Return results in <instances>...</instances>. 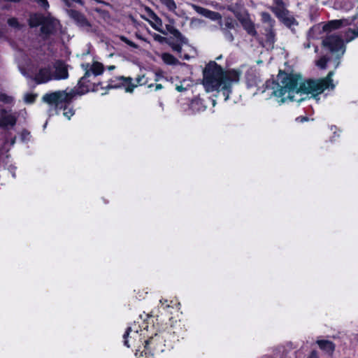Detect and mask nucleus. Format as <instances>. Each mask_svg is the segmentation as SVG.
<instances>
[{
  "instance_id": "f257e3e1",
  "label": "nucleus",
  "mask_w": 358,
  "mask_h": 358,
  "mask_svg": "<svg viewBox=\"0 0 358 358\" xmlns=\"http://www.w3.org/2000/svg\"><path fill=\"white\" fill-rule=\"evenodd\" d=\"M332 76L333 72L330 71L325 78L308 79L300 83L301 79L300 74L286 73L280 70L278 76V80H267L266 88L273 90L271 94L280 99V102L284 103L286 99L293 100V96H292L293 93L311 94L315 96L329 88L334 89Z\"/></svg>"
},
{
  "instance_id": "f03ea898",
  "label": "nucleus",
  "mask_w": 358,
  "mask_h": 358,
  "mask_svg": "<svg viewBox=\"0 0 358 358\" xmlns=\"http://www.w3.org/2000/svg\"><path fill=\"white\" fill-rule=\"evenodd\" d=\"M139 319L141 321L134 322L131 327L127 328L123 334V343L127 348H130L128 337L131 332L134 336L139 334V337L142 336L145 339L144 349L138 358H154L155 355L173 348L168 346L169 339L164 336L162 329L155 331L154 318L152 315L147 314L145 318L140 315Z\"/></svg>"
},
{
  "instance_id": "7ed1b4c3",
  "label": "nucleus",
  "mask_w": 358,
  "mask_h": 358,
  "mask_svg": "<svg viewBox=\"0 0 358 358\" xmlns=\"http://www.w3.org/2000/svg\"><path fill=\"white\" fill-rule=\"evenodd\" d=\"M241 72L236 69L224 70L215 61H210L203 71V85L207 92H222L227 101L232 92V85L239 81Z\"/></svg>"
},
{
  "instance_id": "20e7f679",
  "label": "nucleus",
  "mask_w": 358,
  "mask_h": 358,
  "mask_svg": "<svg viewBox=\"0 0 358 358\" xmlns=\"http://www.w3.org/2000/svg\"><path fill=\"white\" fill-rule=\"evenodd\" d=\"M85 73L81 77L77 84V88L74 87L67 92L66 90H58L50 93L45 94L42 99L46 103L58 104L61 102L69 103L73 101L78 95L81 96L90 91L87 83H90L88 78L91 75L97 76L101 75L104 71V66L102 63L94 62L92 65L89 63L82 64L81 65Z\"/></svg>"
},
{
  "instance_id": "39448f33",
  "label": "nucleus",
  "mask_w": 358,
  "mask_h": 358,
  "mask_svg": "<svg viewBox=\"0 0 358 358\" xmlns=\"http://www.w3.org/2000/svg\"><path fill=\"white\" fill-rule=\"evenodd\" d=\"M136 84L133 83V79L131 77H125L123 76H115L108 80V84L105 87L107 90L124 88L126 92L131 93L134 92L137 85H148V87L151 88L154 86L153 84H148V79L145 75L138 76L136 78Z\"/></svg>"
},
{
  "instance_id": "423d86ee",
  "label": "nucleus",
  "mask_w": 358,
  "mask_h": 358,
  "mask_svg": "<svg viewBox=\"0 0 358 358\" xmlns=\"http://www.w3.org/2000/svg\"><path fill=\"white\" fill-rule=\"evenodd\" d=\"M169 339L168 346L173 348L180 339H183L187 331L185 324L181 320L172 321L170 325H166L165 328L162 329Z\"/></svg>"
},
{
  "instance_id": "0eeeda50",
  "label": "nucleus",
  "mask_w": 358,
  "mask_h": 358,
  "mask_svg": "<svg viewBox=\"0 0 358 358\" xmlns=\"http://www.w3.org/2000/svg\"><path fill=\"white\" fill-rule=\"evenodd\" d=\"M69 16L80 29H85L87 32L95 33L96 31V29L93 27L92 23L80 11L71 9L69 11Z\"/></svg>"
},
{
  "instance_id": "6e6552de",
  "label": "nucleus",
  "mask_w": 358,
  "mask_h": 358,
  "mask_svg": "<svg viewBox=\"0 0 358 358\" xmlns=\"http://www.w3.org/2000/svg\"><path fill=\"white\" fill-rule=\"evenodd\" d=\"M322 45L331 52H338L344 46L343 41L338 35H329L323 38Z\"/></svg>"
},
{
  "instance_id": "1a4fd4ad",
  "label": "nucleus",
  "mask_w": 358,
  "mask_h": 358,
  "mask_svg": "<svg viewBox=\"0 0 358 358\" xmlns=\"http://www.w3.org/2000/svg\"><path fill=\"white\" fill-rule=\"evenodd\" d=\"M56 31V20L51 16H47L40 28L41 37L47 40L50 36L55 34Z\"/></svg>"
},
{
  "instance_id": "9d476101",
  "label": "nucleus",
  "mask_w": 358,
  "mask_h": 358,
  "mask_svg": "<svg viewBox=\"0 0 358 358\" xmlns=\"http://www.w3.org/2000/svg\"><path fill=\"white\" fill-rule=\"evenodd\" d=\"M170 22L171 24H166V30L163 29L162 28H160L157 24H153L152 22H150V24L154 29L162 33L164 35H167L168 34H170L173 36L171 37L174 38V39H184L182 33L172 24L174 22L173 20H170Z\"/></svg>"
},
{
  "instance_id": "9b49d317",
  "label": "nucleus",
  "mask_w": 358,
  "mask_h": 358,
  "mask_svg": "<svg viewBox=\"0 0 358 358\" xmlns=\"http://www.w3.org/2000/svg\"><path fill=\"white\" fill-rule=\"evenodd\" d=\"M55 72L52 73L54 80H65L69 78L67 65L63 60L58 59L54 64Z\"/></svg>"
},
{
  "instance_id": "f8f14e48",
  "label": "nucleus",
  "mask_w": 358,
  "mask_h": 358,
  "mask_svg": "<svg viewBox=\"0 0 358 358\" xmlns=\"http://www.w3.org/2000/svg\"><path fill=\"white\" fill-rule=\"evenodd\" d=\"M0 114V128L8 129V127H13L16 124L17 118L15 115L7 114L4 108L1 110Z\"/></svg>"
},
{
  "instance_id": "ddd939ff",
  "label": "nucleus",
  "mask_w": 358,
  "mask_h": 358,
  "mask_svg": "<svg viewBox=\"0 0 358 358\" xmlns=\"http://www.w3.org/2000/svg\"><path fill=\"white\" fill-rule=\"evenodd\" d=\"M53 79V75L50 66L41 68L34 78V80L37 84L46 83Z\"/></svg>"
},
{
  "instance_id": "4468645a",
  "label": "nucleus",
  "mask_w": 358,
  "mask_h": 358,
  "mask_svg": "<svg viewBox=\"0 0 358 358\" xmlns=\"http://www.w3.org/2000/svg\"><path fill=\"white\" fill-rule=\"evenodd\" d=\"M241 24L246 33L256 39L258 38L259 34L256 30L255 24L251 20L250 15H247L245 19L241 20Z\"/></svg>"
},
{
  "instance_id": "2eb2a0df",
  "label": "nucleus",
  "mask_w": 358,
  "mask_h": 358,
  "mask_svg": "<svg viewBox=\"0 0 358 358\" xmlns=\"http://www.w3.org/2000/svg\"><path fill=\"white\" fill-rule=\"evenodd\" d=\"M229 10L234 15L239 22L242 19H245L247 15H250L241 2H236L229 8Z\"/></svg>"
},
{
  "instance_id": "dca6fc26",
  "label": "nucleus",
  "mask_w": 358,
  "mask_h": 358,
  "mask_svg": "<svg viewBox=\"0 0 358 358\" xmlns=\"http://www.w3.org/2000/svg\"><path fill=\"white\" fill-rule=\"evenodd\" d=\"M316 343L320 349L329 356H332L335 349L336 345L329 340H317Z\"/></svg>"
},
{
  "instance_id": "f3484780",
  "label": "nucleus",
  "mask_w": 358,
  "mask_h": 358,
  "mask_svg": "<svg viewBox=\"0 0 358 358\" xmlns=\"http://www.w3.org/2000/svg\"><path fill=\"white\" fill-rule=\"evenodd\" d=\"M47 16L41 13H34L30 14L28 19V24L31 28H35L42 25Z\"/></svg>"
},
{
  "instance_id": "a211bd4d",
  "label": "nucleus",
  "mask_w": 358,
  "mask_h": 358,
  "mask_svg": "<svg viewBox=\"0 0 358 358\" xmlns=\"http://www.w3.org/2000/svg\"><path fill=\"white\" fill-rule=\"evenodd\" d=\"M170 41L167 43L173 50L177 52L178 53H180L182 52V47L184 44L188 43V39L183 36L184 39H174V38L169 37Z\"/></svg>"
},
{
  "instance_id": "6ab92c4d",
  "label": "nucleus",
  "mask_w": 358,
  "mask_h": 358,
  "mask_svg": "<svg viewBox=\"0 0 358 358\" xmlns=\"http://www.w3.org/2000/svg\"><path fill=\"white\" fill-rule=\"evenodd\" d=\"M170 41L167 43L173 50L177 52L178 53H180L182 52V47L184 44L188 43V39L183 36L184 39H174V38L169 37Z\"/></svg>"
},
{
  "instance_id": "aec40b11",
  "label": "nucleus",
  "mask_w": 358,
  "mask_h": 358,
  "mask_svg": "<svg viewBox=\"0 0 358 358\" xmlns=\"http://www.w3.org/2000/svg\"><path fill=\"white\" fill-rule=\"evenodd\" d=\"M72 103H65V102H61L58 104L55 103H48L50 106H55L57 109L63 110L64 113L63 115L66 117H67L68 120H70V118L74 115L75 110L72 108H69V105Z\"/></svg>"
},
{
  "instance_id": "412c9836",
  "label": "nucleus",
  "mask_w": 358,
  "mask_h": 358,
  "mask_svg": "<svg viewBox=\"0 0 358 358\" xmlns=\"http://www.w3.org/2000/svg\"><path fill=\"white\" fill-rule=\"evenodd\" d=\"M265 31V43L269 48H273L276 41L275 32L274 27H264Z\"/></svg>"
},
{
  "instance_id": "4be33fe9",
  "label": "nucleus",
  "mask_w": 358,
  "mask_h": 358,
  "mask_svg": "<svg viewBox=\"0 0 358 358\" xmlns=\"http://www.w3.org/2000/svg\"><path fill=\"white\" fill-rule=\"evenodd\" d=\"M161 58L164 64L167 65H178L180 64L179 60L169 52H164L162 54Z\"/></svg>"
},
{
  "instance_id": "5701e85b",
  "label": "nucleus",
  "mask_w": 358,
  "mask_h": 358,
  "mask_svg": "<svg viewBox=\"0 0 358 358\" xmlns=\"http://www.w3.org/2000/svg\"><path fill=\"white\" fill-rule=\"evenodd\" d=\"M342 25V22L338 20H334L329 21L326 24L323 26V30L324 31H331L339 29Z\"/></svg>"
},
{
  "instance_id": "b1692460",
  "label": "nucleus",
  "mask_w": 358,
  "mask_h": 358,
  "mask_svg": "<svg viewBox=\"0 0 358 358\" xmlns=\"http://www.w3.org/2000/svg\"><path fill=\"white\" fill-rule=\"evenodd\" d=\"M262 21L264 23H267L266 27H274L275 21L271 17V15L267 12H262L261 14Z\"/></svg>"
},
{
  "instance_id": "393cba45",
  "label": "nucleus",
  "mask_w": 358,
  "mask_h": 358,
  "mask_svg": "<svg viewBox=\"0 0 358 358\" xmlns=\"http://www.w3.org/2000/svg\"><path fill=\"white\" fill-rule=\"evenodd\" d=\"M148 14L153 20V24H157L158 27L162 28V19L150 8H148Z\"/></svg>"
},
{
  "instance_id": "a878e982",
  "label": "nucleus",
  "mask_w": 358,
  "mask_h": 358,
  "mask_svg": "<svg viewBox=\"0 0 358 358\" xmlns=\"http://www.w3.org/2000/svg\"><path fill=\"white\" fill-rule=\"evenodd\" d=\"M160 3L165 6L169 11L174 12L177 6L174 0H159Z\"/></svg>"
},
{
  "instance_id": "bb28decb",
  "label": "nucleus",
  "mask_w": 358,
  "mask_h": 358,
  "mask_svg": "<svg viewBox=\"0 0 358 358\" xmlns=\"http://www.w3.org/2000/svg\"><path fill=\"white\" fill-rule=\"evenodd\" d=\"M281 20L284 23V24L289 28H290L293 25L298 24V22L296 20V19L293 16H288V15L285 16Z\"/></svg>"
},
{
  "instance_id": "cd10ccee",
  "label": "nucleus",
  "mask_w": 358,
  "mask_h": 358,
  "mask_svg": "<svg viewBox=\"0 0 358 358\" xmlns=\"http://www.w3.org/2000/svg\"><path fill=\"white\" fill-rule=\"evenodd\" d=\"M236 24L234 20L230 17H226L224 20V27H221V29L224 30H230L235 28V25Z\"/></svg>"
},
{
  "instance_id": "c85d7f7f",
  "label": "nucleus",
  "mask_w": 358,
  "mask_h": 358,
  "mask_svg": "<svg viewBox=\"0 0 358 358\" xmlns=\"http://www.w3.org/2000/svg\"><path fill=\"white\" fill-rule=\"evenodd\" d=\"M7 24L10 27L15 28L17 29H20L22 27V25L19 22L18 20L14 17L8 18L7 20Z\"/></svg>"
},
{
  "instance_id": "c756f323",
  "label": "nucleus",
  "mask_w": 358,
  "mask_h": 358,
  "mask_svg": "<svg viewBox=\"0 0 358 358\" xmlns=\"http://www.w3.org/2000/svg\"><path fill=\"white\" fill-rule=\"evenodd\" d=\"M20 140L24 143H27L31 140V135L29 131L27 129H23L20 132Z\"/></svg>"
},
{
  "instance_id": "7c9ffc66",
  "label": "nucleus",
  "mask_w": 358,
  "mask_h": 358,
  "mask_svg": "<svg viewBox=\"0 0 358 358\" xmlns=\"http://www.w3.org/2000/svg\"><path fill=\"white\" fill-rule=\"evenodd\" d=\"M206 17L209 18L212 20H220L221 21V20H222V15L220 13L213 11L210 10H208Z\"/></svg>"
},
{
  "instance_id": "2f4dec72",
  "label": "nucleus",
  "mask_w": 358,
  "mask_h": 358,
  "mask_svg": "<svg viewBox=\"0 0 358 358\" xmlns=\"http://www.w3.org/2000/svg\"><path fill=\"white\" fill-rule=\"evenodd\" d=\"M288 10H287L284 7L277 8L275 10V15L280 20H282L285 16L288 15Z\"/></svg>"
},
{
  "instance_id": "473e14b6",
  "label": "nucleus",
  "mask_w": 358,
  "mask_h": 358,
  "mask_svg": "<svg viewBox=\"0 0 358 358\" xmlns=\"http://www.w3.org/2000/svg\"><path fill=\"white\" fill-rule=\"evenodd\" d=\"M152 37H153V38H154V40L155 41H157V42H159L161 44H164V43L167 44V43H169V41H170L169 38L162 36H161V35H159L158 34H156V33H154L152 34Z\"/></svg>"
},
{
  "instance_id": "72a5a7b5",
  "label": "nucleus",
  "mask_w": 358,
  "mask_h": 358,
  "mask_svg": "<svg viewBox=\"0 0 358 358\" xmlns=\"http://www.w3.org/2000/svg\"><path fill=\"white\" fill-rule=\"evenodd\" d=\"M120 39L122 42L124 43L125 44H127V45H129L131 48H138L137 44H136L134 42L131 41V40H129L127 37H126L124 36H120Z\"/></svg>"
},
{
  "instance_id": "f704fd0d",
  "label": "nucleus",
  "mask_w": 358,
  "mask_h": 358,
  "mask_svg": "<svg viewBox=\"0 0 358 358\" xmlns=\"http://www.w3.org/2000/svg\"><path fill=\"white\" fill-rule=\"evenodd\" d=\"M193 8L197 13L206 17L208 9L197 5H193Z\"/></svg>"
},
{
  "instance_id": "c9c22d12",
  "label": "nucleus",
  "mask_w": 358,
  "mask_h": 358,
  "mask_svg": "<svg viewBox=\"0 0 358 358\" xmlns=\"http://www.w3.org/2000/svg\"><path fill=\"white\" fill-rule=\"evenodd\" d=\"M329 59L326 57H322L317 61V66L320 69H326Z\"/></svg>"
},
{
  "instance_id": "e433bc0d",
  "label": "nucleus",
  "mask_w": 358,
  "mask_h": 358,
  "mask_svg": "<svg viewBox=\"0 0 358 358\" xmlns=\"http://www.w3.org/2000/svg\"><path fill=\"white\" fill-rule=\"evenodd\" d=\"M13 97L7 95L5 93H0V101L4 103H11L13 101Z\"/></svg>"
},
{
  "instance_id": "4c0bfd02",
  "label": "nucleus",
  "mask_w": 358,
  "mask_h": 358,
  "mask_svg": "<svg viewBox=\"0 0 358 358\" xmlns=\"http://www.w3.org/2000/svg\"><path fill=\"white\" fill-rule=\"evenodd\" d=\"M221 31L226 39H227L229 41L232 42L234 40L233 34L230 31V30L221 29Z\"/></svg>"
},
{
  "instance_id": "58836bf2",
  "label": "nucleus",
  "mask_w": 358,
  "mask_h": 358,
  "mask_svg": "<svg viewBox=\"0 0 358 358\" xmlns=\"http://www.w3.org/2000/svg\"><path fill=\"white\" fill-rule=\"evenodd\" d=\"M36 95L34 94H27L25 96L24 101L28 103H32L36 100Z\"/></svg>"
},
{
  "instance_id": "ea45409f",
  "label": "nucleus",
  "mask_w": 358,
  "mask_h": 358,
  "mask_svg": "<svg viewBox=\"0 0 358 358\" xmlns=\"http://www.w3.org/2000/svg\"><path fill=\"white\" fill-rule=\"evenodd\" d=\"M94 10L96 13H99V14H100V15H101L103 16H106V15H109V13H108V10H103V9L100 8H94Z\"/></svg>"
},
{
  "instance_id": "a19ab883",
  "label": "nucleus",
  "mask_w": 358,
  "mask_h": 358,
  "mask_svg": "<svg viewBox=\"0 0 358 358\" xmlns=\"http://www.w3.org/2000/svg\"><path fill=\"white\" fill-rule=\"evenodd\" d=\"M35 1L45 9L49 7V3L48 0H35Z\"/></svg>"
},
{
  "instance_id": "79ce46f5",
  "label": "nucleus",
  "mask_w": 358,
  "mask_h": 358,
  "mask_svg": "<svg viewBox=\"0 0 358 358\" xmlns=\"http://www.w3.org/2000/svg\"><path fill=\"white\" fill-rule=\"evenodd\" d=\"M161 308L164 310L169 308L171 306L168 303V300L162 299L160 300Z\"/></svg>"
},
{
  "instance_id": "37998d69",
  "label": "nucleus",
  "mask_w": 358,
  "mask_h": 358,
  "mask_svg": "<svg viewBox=\"0 0 358 358\" xmlns=\"http://www.w3.org/2000/svg\"><path fill=\"white\" fill-rule=\"evenodd\" d=\"M307 358H319L318 352L315 350H313L310 352Z\"/></svg>"
},
{
  "instance_id": "c03bdc74",
  "label": "nucleus",
  "mask_w": 358,
  "mask_h": 358,
  "mask_svg": "<svg viewBox=\"0 0 358 358\" xmlns=\"http://www.w3.org/2000/svg\"><path fill=\"white\" fill-rule=\"evenodd\" d=\"M296 120L300 122H304L308 120V117L307 116H299L296 117Z\"/></svg>"
},
{
  "instance_id": "a18cd8bd",
  "label": "nucleus",
  "mask_w": 358,
  "mask_h": 358,
  "mask_svg": "<svg viewBox=\"0 0 358 358\" xmlns=\"http://www.w3.org/2000/svg\"><path fill=\"white\" fill-rule=\"evenodd\" d=\"M137 336H139V334H138L137 336H134V335L133 334V332H131V333L129 334V337H128V340H129V341H131V339L135 340V339H136V337H137ZM133 343H134V342H131V344H130V342H129V344L130 345V346H131V345H133V344H134Z\"/></svg>"
},
{
  "instance_id": "49530a36",
  "label": "nucleus",
  "mask_w": 358,
  "mask_h": 358,
  "mask_svg": "<svg viewBox=\"0 0 358 358\" xmlns=\"http://www.w3.org/2000/svg\"><path fill=\"white\" fill-rule=\"evenodd\" d=\"M176 89L179 92H182L186 90L182 85H177Z\"/></svg>"
},
{
  "instance_id": "de8ad7c7",
  "label": "nucleus",
  "mask_w": 358,
  "mask_h": 358,
  "mask_svg": "<svg viewBox=\"0 0 358 358\" xmlns=\"http://www.w3.org/2000/svg\"><path fill=\"white\" fill-rule=\"evenodd\" d=\"M163 88V86L162 84H156L155 85V91H157L159 90H161Z\"/></svg>"
},
{
  "instance_id": "09e8293b",
  "label": "nucleus",
  "mask_w": 358,
  "mask_h": 358,
  "mask_svg": "<svg viewBox=\"0 0 358 358\" xmlns=\"http://www.w3.org/2000/svg\"><path fill=\"white\" fill-rule=\"evenodd\" d=\"M353 34L356 36H358V26L357 27L356 29H354L353 31Z\"/></svg>"
},
{
  "instance_id": "8fccbe9b",
  "label": "nucleus",
  "mask_w": 358,
  "mask_h": 358,
  "mask_svg": "<svg viewBox=\"0 0 358 358\" xmlns=\"http://www.w3.org/2000/svg\"><path fill=\"white\" fill-rule=\"evenodd\" d=\"M115 69V66H114V65H111V66H108V69L109 71L114 70Z\"/></svg>"
},
{
  "instance_id": "3c124183",
  "label": "nucleus",
  "mask_w": 358,
  "mask_h": 358,
  "mask_svg": "<svg viewBox=\"0 0 358 358\" xmlns=\"http://www.w3.org/2000/svg\"><path fill=\"white\" fill-rule=\"evenodd\" d=\"M15 140H16V137H15V136H14V137L11 139V141H10V144H11V145H13V144L15 143Z\"/></svg>"
},
{
  "instance_id": "603ef678",
  "label": "nucleus",
  "mask_w": 358,
  "mask_h": 358,
  "mask_svg": "<svg viewBox=\"0 0 358 358\" xmlns=\"http://www.w3.org/2000/svg\"><path fill=\"white\" fill-rule=\"evenodd\" d=\"M183 59H187L188 60L189 59V56L187 55V54H185L183 57H182Z\"/></svg>"
},
{
  "instance_id": "864d4df0",
  "label": "nucleus",
  "mask_w": 358,
  "mask_h": 358,
  "mask_svg": "<svg viewBox=\"0 0 358 358\" xmlns=\"http://www.w3.org/2000/svg\"><path fill=\"white\" fill-rule=\"evenodd\" d=\"M136 36H137V38H139V39L144 40V38H143L141 36H140V35H138V34H136Z\"/></svg>"
},
{
  "instance_id": "5fc2aeb1",
  "label": "nucleus",
  "mask_w": 358,
  "mask_h": 358,
  "mask_svg": "<svg viewBox=\"0 0 358 358\" xmlns=\"http://www.w3.org/2000/svg\"><path fill=\"white\" fill-rule=\"evenodd\" d=\"M101 84V83H98L96 86L100 85Z\"/></svg>"
}]
</instances>
